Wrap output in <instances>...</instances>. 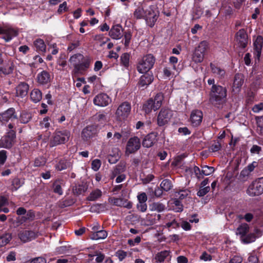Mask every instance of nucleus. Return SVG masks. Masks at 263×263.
<instances>
[{
	"mask_svg": "<svg viewBox=\"0 0 263 263\" xmlns=\"http://www.w3.org/2000/svg\"><path fill=\"white\" fill-rule=\"evenodd\" d=\"M69 61L74 68L72 73L83 74L89 68L91 59L88 56L84 57L81 53H77L70 57Z\"/></svg>",
	"mask_w": 263,
	"mask_h": 263,
	"instance_id": "f257e3e1",
	"label": "nucleus"
},
{
	"mask_svg": "<svg viewBox=\"0 0 263 263\" xmlns=\"http://www.w3.org/2000/svg\"><path fill=\"white\" fill-rule=\"evenodd\" d=\"M227 90L219 85L212 86L210 92V101L214 106L219 107L226 101Z\"/></svg>",
	"mask_w": 263,
	"mask_h": 263,
	"instance_id": "f03ea898",
	"label": "nucleus"
},
{
	"mask_svg": "<svg viewBox=\"0 0 263 263\" xmlns=\"http://www.w3.org/2000/svg\"><path fill=\"white\" fill-rule=\"evenodd\" d=\"M163 95L160 92L157 93L154 97V99H149L143 105V110L146 114H148L154 110L158 109L162 105L163 100Z\"/></svg>",
	"mask_w": 263,
	"mask_h": 263,
	"instance_id": "7ed1b4c3",
	"label": "nucleus"
},
{
	"mask_svg": "<svg viewBox=\"0 0 263 263\" xmlns=\"http://www.w3.org/2000/svg\"><path fill=\"white\" fill-rule=\"evenodd\" d=\"M155 58L152 54H148L143 57L137 65V70L141 73L147 72L154 66Z\"/></svg>",
	"mask_w": 263,
	"mask_h": 263,
	"instance_id": "20e7f679",
	"label": "nucleus"
},
{
	"mask_svg": "<svg viewBox=\"0 0 263 263\" xmlns=\"http://www.w3.org/2000/svg\"><path fill=\"white\" fill-rule=\"evenodd\" d=\"M70 136V132L67 130H55L49 142L50 147L64 144L69 140Z\"/></svg>",
	"mask_w": 263,
	"mask_h": 263,
	"instance_id": "39448f33",
	"label": "nucleus"
},
{
	"mask_svg": "<svg viewBox=\"0 0 263 263\" xmlns=\"http://www.w3.org/2000/svg\"><path fill=\"white\" fill-rule=\"evenodd\" d=\"M8 127L11 130L8 132L6 135L2 137L0 139V147L10 149L15 143L16 132L12 129L14 127L13 124H9Z\"/></svg>",
	"mask_w": 263,
	"mask_h": 263,
	"instance_id": "423d86ee",
	"label": "nucleus"
},
{
	"mask_svg": "<svg viewBox=\"0 0 263 263\" xmlns=\"http://www.w3.org/2000/svg\"><path fill=\"white\" fill-rule=\"evenodd\" d=\"M247 192L251 196H258L263 193V177L258 178L250 184Z\"/></svg>",
	"mask_w": 263,
	"mask_h": 263,
	"instance_id": "0eeeda50",
	"label": "nucleus"
},
{
	"mask_svg": "<svg viewBox=\"0 0 263 263\" xmlns=\"http://www.w3.org/2000/svg\"><path fill=\"white\" fill-rule=\"evenodd\" d=\"M159 14V11L154 7L151 6L145 10L144 19L147 25L151 28L153 27L158 18Z\"/></svg>",
	"mask_w": 263,
	"mask_h": 263,
	"instance_id": "6e6552de",
	"label": "nucleus"
},
{
	"mask_svg": "<svg viewBox=\"0 0 263 263\" xmlns=\"http://www.w3.org/2000/svg\"><path fill=\"white\" fill-rule=\"evenodd\" d=\"M130 111V104L127 102H124L119 106L116 110V115L120 120H124L128 117Z\"/></svg>",
	"mask_w": 263,
	"mask_h": 263,
	"instance_id": "1a4fd4ad",
	"label": "nucleus"
},
{
	"mask_svg": "<svg viewBox=\"0 0 263 263\" xmlns=\"http://www.w3.org/2000/svg\"><path fill=\"white\" fill-rule=\"evenodd\" d=\"M141 141L140 139L134 136L129 139L126 147V153L133 154L140 149Z\"/></svg>",
	"mask_w": 263,
	"mask_h": 263,
	"instance_id": "9d476101",
	"label": "nucleus"
},
{
	"mask_svg": "<svg viewBox=\"0 0 263 263\" xmlns=\"http://www.w3.org/2000/svg\"><path fill=\"white\" fill-rule=\"evenodd\" d=\"M172 116L171 110L167 108H162L157 117V124L159 126L166 124Z\"/></svg>",
	"mask_w": 263,
	"mask_h": 263,
	"instance_id": "9b49d317",
	"label": "nucleus"
},
{
	"mask_svg": "<svg viewBox=\"0 0 263 263\" xmlns=\"http://www.w3.org/2000/svg\"><path fill=\"white\" fill-rule=\"evenodd\" d=\"M203 118L202 112L198 109H195L192 111L190 116V122L193 127L199 126L202 122Z\"/></svg>",
	"mask_w": 263,
	"mask_h": 263,
	"instance_id": "f8f14e48",
	"label": "nucleus"
},
{
	"mask_svg": "<svg viewBox=\"0 0 263 263\" xmlns=\"http://www.w3.org/2000/svg\"><path fill=\"white\" fill-rule=\"evenodd\" d=\"M17 119V115L13 108H10L6 111L0 114V121L3 123L7 122L9 121H13Z\"/></svg>",
	"mask_w": 263,
	"mask_h": 263,
	"instance_id": "ddd939ff",
	"label": "nucleus"
},
{
	"mask_svg": "<svg viewBox=\"0 0 263 263\" xmlns=\"http://www.w3.org/2000/svg\"><path fill=\"white\" fill-rule=\"evenodd\" d=\"M236 41L239 47L245 48L248 44V35L244 29L239 30L236 34Z\"/></svg>",
	"mask_w": 263,
	"mask_h": 263,
	"instance_id": "4468645a",
	"label": "nucleus"
},
{
	"mask_svg": "<svg viewBox=\"0 0 263 263\" xmlns=\"http://www.w3.org/2000/svg\"><path fill=\"white\" fill-rule=\"evenodd\" d=\"M110 101L109 97L105 93H100L93 99V103L96 105L102 107L108 105Z\"/></svg>",
	"mask_w": 263,
	"mask_h": 263,
	"instance_id": "2eb2a0df",
	"label": "nucleus"
},
{
	"mask_svg": "<svg viewBox=\"0 0 263 263\" xmlns=\"http://www.w3.org/2000/svg\"><path fill=\"white\" fill-rule=\"evenodd\" d=\"M245 77L240 73H237L235 75L233 85V91L236 93L238 92L241 86L244 83Z\"/></svg>",
	"mask_w": 263,
	"mask_h": 263,
	"instance_id": "dca6fc26",
	"label": "nucleus"
},
{
	"mask_svg": "<svg viewBox=\"0 0 263 263\" xmlns=\"http://www.w3.org/2000/svg\"><path fill=\"white\" fill-rule=\"evenodd\" d=\"M123 29L121 25L113 26L109 32V36L112 39L118 40L123 36Z\"/></svg>",
	"mask_w": 263,
	"mask_h": 263,
	"instance_id": "f3484780",
	"label": "nucleus"
},
{
	"mask_svg": "<svg viewBox=\"0 0 263 263\" xmlns=\"http://www.w3.org/2000/svg\"><path fill=\"white\" fill-rule=\"evenodd\" d=\"M157 136L156 133H151L148 134L143 140V146L147 148L152 146L157 141Z\"/></svg>",
	"mask_w": 263,
	"mask_h": 263,
	"instance_id": "a211bd4d",
	"label": "nucleus"
},
{
	"mask_svg": "<svg viewBox=\"0 0 263 263\" xmlns=\"http://www.w3.org/2000/svg\"><path fill=\"white\" fill-rule=\"evenodd\" d=\"M36 236V235L34 232L28 230H23L18 234L20 239L24 242L31 241L34 239Z\"/></svg>",
	"mask_w": 263,
	"mask_h": 263,
	"instance_id": "6ab92c4d",
	"label": "nucleus"
},
{
	"mask_svg": "<svg viewBox=\"0 0 263 263\" xmlns=\"http://www.w3.org/2000/svg\"><path fill=\"white\" fill-rule=\"evenodd\" d=\"M29 85L25 82L20 83L16 87V96L24 98L28 94Z\"/></svg>",
	"mask_w": 263,
	"mask_h": 263,
	"instance_id": "aec40b11",
	"label": "nucleus"
},
{
	"mask_svg": "<svg viewBox=\"0 0 263 263\" xmlns=\"http://www.w3.org/2000/svg\"><path fill=\"white\" fill-rule=\"evenodd\" d=\"M51 81V77L48 72L45 70L42 71L37 76V82L41 85H45Z\"/></svg>",
	"mask_w": 263,
	"mask_h": 263,
	"instance_id": "412c9836",
	"label": "nucleus"
},
{
	"mask_svg": "<svg viewBox=\"0 0 263 263\" xmlns=\"http://www.w3.org/2000/svg\"><path fill=\"white\" fill-rule=\"evenodd\" d=\"M144 73V74L140 77L138 82V85L141 87H146L154 80V77L152 74L147 73V72Z\"/></svg>",
	"mask_w": 263,
	"mask_h": 263,
	"instance_id": "4be33fe9",
	"label": "nucleus"
},
{
	"mask_svg": "<svg viewBox=\"0 0 263 263\" xmlns=\"http://www.w3.org/2000/svg\"><path fill=\"white\" fill-rule=\"evenodd\" d=\"M96 129L93 126H88L85 128L82 132V137L85 140H87L93 137L96 134Z\"/></svg>",
	"mask_w": 263,
	"mask_h": 263,
	"instance_id": "5701e85b",
	"label": "nucleus"
},
{
	"mask_svg": "<svg viewBox=\"0 0 263 263\" xmlns=\"http://www.w3.org/2000/svg\"><path fill=\"white\" fill-rule=\"evenodd\" d=\"M114 204L118 206H123L128 209L132 208V203L128 201L127 199L121 198H114L112 199Z\"/></svg>",
	"mask_w": 263,
	"mask_h": 263,
	"instance_id": "b1692460",
	"label": "nucleus"
},
{
	"mask_svg": "<svg viewBox=\"0 0 263 263\" xmlns=\"http://www.w3.org/2000/svg\"><path fill=\"white\" fill-rule=\"evenodd\" d=\"M262 41L263 39L262 36L259 35L254 42V49L255 50V54L258 58H259L261 55L262 47Z\"/></svg>",
	"mask_w": 263,
	"mask_h": 263,
	"instance_id": "393cba45",
	"label": "nucleus"
},
{
	"mask_svg": "<svg viewBox=\"0 0 263 263\" xmlns=\"http://www.w3.org/2000/svg\"><path fill=\"white\" fill-rule=\"evenodd\" d=\"M255 233L257 235V236H256V234L254 233H250L248 235L241 238V241L245 243H249L254 242L255 240L257 237H259V236L261 235V232L260 230L258 229L255 230Z\"/></svg>",
	"mask_w": 263,
	"mask_h": 263,
	"instance_id": "a878e982",
	"label": "nucleus"
},
{
	"mask_svg": "<svg viewBox=\"0 0 263 263\" xmlns=\"http://www.w3.org/2000/svg\"><path fill=\"white\" fill-rule=\"evenodd\" d=\"M4 32L5 36L3 38L7 42L10 41L13 37L17 36L18 34L17 31L11 28L5 27Z\"/></svg>",
	"mask_w": 263,
	"mask_h": 263,
	"instance_id": "bb28decb",
	"label": "nucleus"
},
{
	"mask_svg": "<svg viewBox=\"0 0 263 263\" xmlns=\"http://www.w3.org/2000/svg\"><path fill=\"white\" fill-rule=\"evenodd\" d=\"M30 98L34 103L39 102L42 98V92L39 89H33L31 91Z\"/></svg>",
	"mask_w": 263,
	"mask_h": 263,
	"instance_id": "cd10ccee",
	"label": "nucleus"
},
{
	"mask_svg": "<svg viewBox=\"0 0 263 263\" xmlns=\"http://www.w3.org/2000/svg\"><path fill=\"white\" fill-rule=\"evenodd\" d=\"M249 227L247 223H243L241 224L237 229L236 234L241 236L242 238L249 232Z\"/></svg>",
	"mask_w": 263,
	"mask_h": 263,
	"instance_id": "c85d7f7f",
	"label": "nucleus"
},
{
	"mask_svg": "<svg viewBox=\"0 0 263 263\" xmlns=\"http://www.w3.org/2000/svg\"><path fill=\"white\" fill-rule=\"evenodd\" d=\"M34 45L36 50L39 52H45L46 51V45L44 41L41 39H37L34 42Z\"/></svg>",
	"mask_w": 263,
	"mask_h": 263,
	"instance_id": "c756f323",
	"label": "nucleus"
},
{
	"mask_svg": "<svg viewBox=\"0 0 263 263\" xmlns=\"http://www.w3.org/2000/svg\"><path fill=\"white\" fill-rule=\"evenodd\" d=\"M170 252L169 251L164 250L158 253L155 257V259L157 262H162L170 255Z\"/></svg>",
	"mask_w": 263,
	"mask_h": 263,
	"instance_id": "7c9ffc66",
	"label": "nucleus"
},
{
	"mask_svg": "<svg viewBox=\"0 0 263 263\" xmlns=\"http://www.w3.org/2000/svg\"><path fill=\"white\" fill-rule=\"evenodd\" d=\"M87 190V187L83 184L76 185L72 188V192L74 195L79 196L84 193Z\"/></svg>",
	"mask_w": 263,
	"mask_h": 263,
	"instance_id": "2f4dec72",
	"label": "nucleus"
},
{
	"mask_svg": "<svg viewBox=\"0 0 263 263\" xmlns=\"http://www.w3.org/2000/svg\"><path fill=\"white\" fill-rule=\"evenodd\" d=\"M149 207L151 211H156L158 212H163L166 209L165 205L160 202H153Z\"/></svg>",
	"mask_w": 263,
	"mask_h": 263,
	"instance_id": "473e14b6",
	"label": "nucleus"
},
{
	"mask_svg": "<svg viewBox=\"0 0 263 263\" xmlns=\"http://www.w3.org/2000/svg\"><path fill=\"white\" fill-rule=\"evenodd\" d=\"M102 192L98 189L93 190L87 197V199L89 201H95L102 196Z\"/></svg>",
	"mask_w": 263,
	"mask_h": 263,
	"instance_id": "72a5a7b5",
	"label": "nucleus"
},
{
	"mask_svg": "<svg viewBox=\"0 0 263 263\" xmlns=\"http://www.w3.org/2000/svg\"><path fill=\"white\" fill-rule=\"evenodd\" d=\"M107 236V232L105 230H100L96 233H92L90 238L92 239L98 240L100 239H105Z\"/></svg>",
	"mask_w": 263,
	"mask_h": 263,
	"instance_id": "f704fd0d",
	"label": "nucleus"
},
{
	"mask_svg": "<svg viewBox=\"0 0 263 263\" xmlns=\"http://www.w3.org/2000/svg\"><path fill=\"white\" fill-rule=\"evenodd\" d=\"M71 166V163L67 160H62L56 165L55 168L58 171H62Z\"/></svg>",
	"mask_w": 263,
	"mask_h": 263,
	"instance_id": "c9c22d12",
	"label": "nucleus"
},
{
	"mask_svg": "<svg viewBox=\"0 0 263 263\" xmlns=\"http://www.w3.org/2000/svg\"><path fill=\"white\" fill-rule=\"evenodd\" d=\"M209 48V44L206 41H203L201 42L197 47L196 48L197 50L200 51L203 54L205 55L206 51Z\"/></svg>",
	"mask_w": 263,
	"mask_h": 263,
	"instance_id": "e433bc0d",
	"label": "nucleus"
},
{
	"mask_svg": "<svg viewBox=\"0 0 263 263\" xmlns=\"http://www.w3.org/2000/svg\"><path fill=\"white\" fill-rule=\"evenodd\" d=\"M12 236L10 233H6L0 236V247L6 245L11 240Z\"/></svg>",
	"mask_w": 263,
	"mask_h": 263,
	"instance_id": "4c0bfd02",
	"label": "nucleus"
},
{
	"mask_svg": "<svg viewBox=\"0 0 263 263\" xmlns=\"http://www.w3.org/2000/svg\"><path fill=\"white\" fill-rule=\"evenodd\" d=\"M24 184V179H20V178L16 177L13 179L12 180V190L16 191L20 187H21Z\"/></svg>",
	"mask_w": 263,
	"mask_h": 263,
	"instance_id": "58836bf2",
	"label": "nucleus"
},
{
	"mask_svg": "<svg viewBox=\"0 0 263 263\" xmlns=\"http://www.w3.org/2000/svg\"><path fill=\"white\" fill-rule=\"evenodd\" d=\"M47 160L44 156H39L34 159L33 166L35 167H41L44 166L46 163Z\"/></svg>",
	"mask_w": 263,
	"mask_h": 263,
	"instance_id": "ea45409f",
	"label": "nucleus"
},
{
	"mask_svg": "<svg viewBox=\"0 0 263 263\" xmlns=\"http://www.w3.org/2000/svg\"><path fill=\"white\" fill-rule=\"evenodd\" d=\"M204 57V54L201 53L200 51H199L198 50L195 49L193 55V60L195 63H201L203 61Z\"/></svg>",
	"mask_w": 263,
	"mask_h": 263,
	"instance_id": "a19ab883",
	"label": "nucleus"
},
{
	"mask_svg": "<svg viewBox=\"0 0 263 263\" xmlns=\"http://www.w3.org/2000/svg\"><path fill=\"white\" fill-rule=\"evenodd\" d=\"M210 66L212 69V71L213 73L216 74L220 77L224 76L225 74V71L224 69L216 66L212 63L211 64Z\"/></svg>",
	"mask_w": 263,
	"mask_h": 263,
	"instance_id": "79ce46f5",
	"label": "nucleus"
},
{
	"mask_svg": "<svg viewBox=\"0 0 263 263\" xmlns=\"http://www.w3.org/2000/svg\"><path fill=\"white\" fill-rule=\"evenodd\" d=\"M201 174L202 176H208L212 174H213L215 171V168L214 167L209 166L208 165H203L201 166Z\"/></svg>",
	"mask_w": 263,
	"mask_h": 263,
	"instance_id": "37998d69",
	"label": "nucleus"
},
{
	"mask_svg": "<svg viewBox=\"0 0 263 263\" xmlns=\"http://www.w3.org/2000/svg\"><path fill=\"white\" fill-rule=\"evenodd\" d=\"M145 10L143 8H137L134 13V17L137 19H142L145 17Z\"/></svg>",
	"mask_w": 263,
	"mask_h": 263,
	"instance_id": "c03bdc74",
	"label": "nucleus"
},
{
	"mask_svg": "<svg viewBox=\"0 0 263 263\" xmlns=\"http://www.w3.org/2000/svg\"><path fill=\"white\" fill-rule=\"evenodd\" d=\"M53 192L60 195H62L63 191L61 187V183L59 180H56L52 185Z\"/></svg>",
	"mask_w": 263,
	"mask_h": 263,
	"instance_id": "a18cd8bd",
	"label": "nucleus"
},
{
	"mask_svg": "<svg viewBox=\"0 0 263 263\" xmlns=\"http://www.w3.org/2000/svg\"><path fill=\"white\" fill-rule=\"evenodd\" d=\"M31 119V116L29 113L27 112H22L19 118V120L21 123L26 124Z\"/></svg>",
	"mask_w": 263,
	"mask_h": 263,
	"instance_id": "49530a36",
	"label": "nucleus"
},
{
	"mask_svg": "<svg viewBox=\"0 0 263 263\" xmlns=\"http://www.w3.org/2000/svg\"><path fill=\"white\" fill-rule=\"evenodd\" d=\"M129 54L124 53L122 54L120 58L121 64L125 67H127L129 65Z\"/></svg>",
	"mask_w": 263,
	"mask_h": 263,
	"instance_id": "de8ad7c7",
	"label": "nucleus"
},
{
	"mask_svg": "<svg viewBox=\"0 0 263 263\" xmlns=\"http://www.w3.org/2000/svg\"><path fill=\"white\" fill-rule=\"evenodd\" d=\"M161 188L164 191L167 192L172 188V183L168 179L163 180L160 184Z\"/></svg>",
	"mask_w": 263,
	"mask_h": 263,
	"instance_id": "09e8293b",
	"label": "nucleus"
},
{
	"mask_svg": "<svg viewBox=\"0 0 263 263\" xmlns=\"http://www.w3.org/2000/svg\"><path fill=\"white\" fill-rule=\"evenodd\" d=\"M176 66L175 65H170L168 66H166L163 69V73L164 75L166 77H170L173 74L172 70H176Z\"/></svg>",
	"mask_w": 263,
	"mask_h": 263,
	"instance_id": "8fccbe9b",
	"label": "nucleus"
},
{
	"mask_svg": "<svg viewBox=\"0 0 263 263\" xmlns=\"http://www.w3.org/2000/svg\"><path fill=\"white\" fill-rule=\"evenodd\" d=\"M189 194V191L188 190H181L175 193V197L178 199L181 200L186 197Z\"/></svg>",
	"mask_w": 263,
	"mask_h": 263,
	"instance_id": "3c124183",
	"label": "nucleus"
},
{
	"mask_svg": "<svg viewBox=\"0 0 263 263\" xmlns=\"http://www.w3.org/2000/svg\"><path fill=\"white\" fill-rule=\"evenodd\" d=\"M210 191V187L207 186L205 187H200L199 190L198 191L197 195L199 197H202Z\"/></svg>",
	"mask_w": 263,
	"mask_h": 263,
	"instance_id": "603ef678",
	"label": "nucleus"
},
{
	"mask_svg": "<svg viewBox=\"0 0 263 263\" xmlns=\"http://www.w3.org/2000/svg\"><path fill=\"white\" fill-rule=\"evenodd\" d=\"M132 33L130 31H126L124 34V44L126 47H128L132 38Z\"/></svg>",
	"mask_w": 263,
	"mask_h": 263,
	"instance_id": "864d4df0",
	"label": "nucleus"
},
{
	"mask_svg": "<svg viewBox=\"0 0 263 263\" xmlns=\"http://www.w3.org/2000/svg\"><path fill=\"white\" fill-rule=\"evenodd\" d=\"M115 255L118 258L120 261H122L127 256V252L119 250L116 252Z\"/></svg>",
	"mask_w": 263,
	"mask_h": 263,
	"instance_id": "5fc2aeb1",
	"label": "nucleus"
},
{
	"mask_svg": "<svg viewBox=\"0 0 263 263\" xmlns=\"http://www.w3.org/2000/svg\"><path fill=\"white\" fill-rule=\"evenodd\" d=\"M221 147V144L219 143V142L216 141L210 147V150L212 152H216L220 150Z\"/></svg>",
	"mask_w": 263,
	"mask_h": 263,
	"instance_id": "6e6d98bb",
	"label": "nucleus"
},
{
	"mask_svg": "<svg viewBox=\"0 0 263 263\" xmlns=\"http://www.w3.org/2000/svg\"><path fill=\"white\" fill-rule=\"evenodd\" d=\"M7 152L5 150H2L0 151V165H3L7 159Z\"/></svg>",
	"mask_w": 263,
	"mask_h": 263,
	"instance_id": "4d7b16f0",
	"label": "nucleus"
},
{
	"mask_svg": "<svg viewBox=\"0 0 263 263\" xmlns=\"http://www.w3.org/2000/svg\"><path fill=\"white\" fill-rule=\"evenodd\" d=\"M101 161L99 159H95L91 163V167L95 171H98L101 166Z\"/></svg>",
	"mask_w": 263,
	"mask_h": 263,
	"instance_id": "13d9d810",
	"label": "nucleus"
},
{
	"mask_svg": "<svg viewBox=\"0 0 263 263\" xmlns=\"http://www.w3.org/2000/svg\"><path fill=\"white\" fill-rule=\"evenodd\" d=\"M68 11V8L67 7V3L66 2H63L62 4H60L59 9L58 10V12L59 14L62 13L63 12H66Z\"/></svg>",
	"mask_w": 263,
	"mask_h": 263,
	"instance_id": "bf43d9fd",
	"label": "nucleus"
},
{
	"mask_svg": "<svg viewBox=\"0 0 263 263\" xmlns=\"http://www.w3.org/2000/svg\"><path fill=\"white\" fill-rule=\"evenodd\" d=\"M137 198L139 202H146L147 200V197L145 193H140L138 196Z\"/></svg>",
	"mask_w": 263,
	"mask_h": 263,
	"instance_id": "052dcab7",
	"label": "nucleus"
},
{
	"mask_svg": "<svg viewBox=\"0 0 263 263\" xmlns=\"http://www.w3.org/2000/svg\"><path fill=\"white\" fill-rule=\"evenodd\" d=\"M194 172L197 178L200 180L202 179L203 177L202 176L201 170L197 166H195L193 168Z\"/></svg>",
	"mask_w": 263,
	"mask_h": 263,
	"instance_id": "680f3d73",
	"label": "nucleus"
},
{
	"mask_svg": "<svg viewBox=\"0 0 263 263\" xmlns=\"http://www.w3.org/2000/svg\"><path fill=\"white\" fill-rule=\"evenodd\" d=\"M247 263H259L258 258L255 254H251L248 257Z\"/></svg>",
	"mask_w": 263,
	"mask_h": 263,
	"instance_id": "e2e57ef3",
	"label": "nucleus"
},
{
	"mask_svg": "<svg viewBox=\"0 0 263 263\" xmlns=\"http://www.w3.org/2000/svg\"><path fill=\"white\" fill-rule=\"evenodd\" d=\"M137 207L138 210L142 212H145L147 210V204L145 202H139Z\"/></svg>",
	"mask_w": 263,
	"mask_h": 263,
	"instance_id": "0e129e2a",
	"label": "nucleus"
},
{
	"mask_svg": "<svg viewBox=\"0 0 263 263\" xmlns=\"http://www.w3.org/2000/svg\"><path fill=\"white\" fill-rule=\"evenodd\" d=\"M261 147L257 145H253L250 149V152L252 154H259L261 151Z\"/></svg>",
	"mask_w": 263,
	"mask_h": 263,
	"instance_id": "69168bd1",
	"label": "nucleus"
},
{
	"mask_svg": "<svg viewBox=\"0 0 263 263\" xmlns=\"http://www.w3.org/2000/svg\"><path fill=\"white\" fill-rule=\"evenodd\" d=\"M50 118L48 117H46L44 118L41 122V125L42 127H44L46 128H48L50 126V123L49 121Z\"/></svg>",
	"mask_w": 263,
	"mask_h": 263,
	"instance_id": "338daca9",
	"label": "nucleus"
},
{
	"mask_svg": "<svg viewBox=\"0 0 263 263\" xmlns=\"http://www.w3.org/2000/svg\"><path fill=\"white\" fill-rule=\"evenodd\" d=\"M154 178V176L152 174H148L142 178V182L144 184H147L151 182Z\"/></svg>",
	"mask_w": 263,
	"mask_h": 263,
	"instance_id": "774afa93",
	"label": "nucleus"
}]
</instances>
